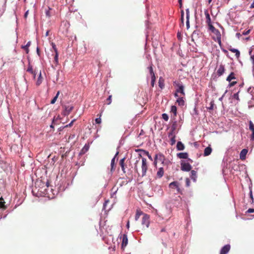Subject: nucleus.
Instances as JSON below:
<instances>
[{"mask_svg":"<svg viewBox=\"0 0 254 254\" xmlns=\"http://www.w3.org/2000/svg\"><path fill=\"white\" fill-rule=\"evenodd\" d=\"M54 119L53 120L52 124L50 126L51 128H53V129L54 128V125H53L54 124Z\"/></svg>","mask_w":254,"mask_h":254,"instance_id":"nucleus-55","label":"nucleus"},{"mask_svg":"<svg viewBox=\"0 0 254 254\" xmlns=\"http://www.w3.org/2000/svg\"><path fill=\"white\" fill-rule=\"evenodd\" d=\"M145 154L148 156V158L151 160L152 161V158L151 156L149 154V152L148 151H144Z\"/></svg>","mask_w":254,"mask_h":254,"instance_id":"nucleus-43","label":"nucleus"},{"mask_svg":"<svg viewBox=\"0 0 254 254\" xmlns=\"http://www.w3.org/2000/svg\"><path fill=\"white\" fill-rule=\"evenodd\" d=\"M126 160L125 158H123V159H121L119 162V164L120 166L121 167L122 171L124 172V173L126 172V169L127 168V165L125 163V161Z\"/></svg>","mask_w":254,"mask_h":254,"instance_id":"nucleus-12","label":"nucleus"},{"mask_svg":"<svg viewBox=\"0 0 254 254\" xmlns=\"http://www.w3.org/2000/svg\"><path fill=\"white\" fill-rule=\"evenodd\" d=\"M169 187L171 189H176L177 193H182V191L180 187V184L179 182L174 181L169 184Z\"/></svg>","mask_w":254,"mask_h":254,"instance_id":"nucleus-6","label":"nucleus"},{"mask_svg":"<svg viewBox=\"0 0 254 254\" xmlns=\"http://www.w3.org/2000/svg\"><path fill=\"white\" fill-rule=\"evenodd\" d=\"M224 72H225L224 65L221 64L219 65V66L217 70V74L218 75V76H220L222 75H223V74L224 73Z\"/></svg>","mask_w":254,"mask_h":254,"instance_id":"nucleus-11","label":"nucleus"},{"mask_svg":"<svg viewBox=\"0 0 254 254\" xmlns=\"http://www.w3.org/2000/svg\"><path fill=\"white\" fill-rule=\"evenodd\" d=\"M176 123H174L173 124L172 126V127H171V128H172V131H171V132H172L173 133V131H174L175 130V129H176Z\"/></svg>","mask_w":254,"mask_h":254,"instance_id":"nucleus-47","label":"nucleus"},{"mask_svg":"<svg viewBox=\"0 0 254 254\" xmlns=\"http://www.w3.org/2000/svg\"><path fill=\"white\" fill-rule=\"evenodd\" d=\"M181 170L184 171H190L191 169V166L189 163L183 161L181 162Z\"/></svg>","mask_w":254,"mask_h":254,"instance_id":"nucleus-9","label":"nucleus"},{"mask_svg":"<svg viewBox=\"0 0 254 254\" xmlns=\"http://www.w3.org/2000/svg\"><path fill=\"white\" fill-rule=\"evenodd\" d=\"M173 85L176 88V92H179L182 95L184 96L185 95V86L183 84V83L180 81H175L173 82Z\"/></svg>","mask_w":254,"mask_h":254,"instance_id":"nucleus-1","label":"nucleus"},{"mask_svg":"<svg viewBox=\"0 0 254 254\" xmlns=\"http://www.w3.org/2000/svg\"><path fill=\"white\" fill-rule=\"evenodd\" d=\"M247 212H249V213H253L254 212V209H253V208H249L248 210H247Z\"/></svg>","mask_w":254,"mask_h":254,"instance_id":"nucleus-52","label":"nucleus"},{"mask_svg":"<svg viewBox=\"0 0 254 254\" xmlns=\"http://www.w3.org/2000/svg\"><path fill=\"white\" fill-rule=\"evenodd\" d=\"M236 36L239 38L241 36V34L240 33H237L236 34Z\"/></svg>","mask_w":254,"mask_h":254,"instance_id":"nucleus-61","label":"nucleus"},{"mask_svg":"<svg viewBox=\"0 0 254 254\" xmlns=\"http://www.w3.org/2000/svg\"><path fill=\"white\" fill-rule=\"evenodd\" d=\"M230 249V246L226 245L224 246L221 250L220 254H227Z\"/></svg>","mask_w":254,"mask_h":254,"instance_id":"nucleus-13","label":"nucleus"},{"mask_svg":"<svg viewBox=\"0 0 254 254\" xmlns=\"http://www.w3.org/2000/svg\"><path fill=\"white\" fill-rule=\"evenodd\" d=\"M75 121V119L73 120L69 124L65 126L64 127H71L73 125V124Z\"/></svg>","mask_w":254,"mask_h":254,"instance_id":"nucleus-42","label":"nucleus"},{"mask_svg":"<svg viewBox=\"0 0 254 254\" xmlns=\"http://www.w3.org/2000/svg\"><path fill=\"white\" fill-rule=\"evenodd\" d=\"M127 227L128 229L129 227V221H127Z\"/></svg>","mask_w":254,"mask_h":254,"instance_id":"nucleus-59","label":"nucleus"},{"mask_svg":"<svg viewBox=\"0 0 254 254\" xmlns=\"http://www.w3.org/2000/svg\"><path fill=\"white\" fill-rule=\"evenodd\" d=\"M42 81H43V78L42 77L41 72L40 71L39 76H38V79L36 81V85L37 86H39L42 83Z\"/></svg>","mask_w":254,"mask_h":254,"instance_id":"nucleus-28","label":"nucleus"},{"mask_svg":"<svg viewBox=\"0 0 254 254\" xmlns=\"http://www.w3.org/2000/svg\"><path fill=\"white\" fill-rule=\"evenodd\" d=\"M181 23L180 26H181V25H182V26L184 25V10H181Z\"/></svg>","mask_w":254,"mask_h":254,"instance_id":"nucleus-31","label":"nucleus"},{"mask_svg":"<svg viewBox=\"0 0 254 254\" xmlns=\"http://www.w3.org/2000/svg\"><path fill=\"white\" fill-rule=\"evenodd\" d=\"M204 14L206 17V23L208 26V29L210 28V26H213L210 15L209 14L208 11L207 9L204 10Z\"/></svg>","mask_w":254,"mask_h":254,"instance_id":"nucleus-10","label":"nucleus"},{"mask_svg":"<svg viewBox=\"0 0 254 254\" xmlns=\"http://www.w3.org/2000/svg\"><path fill=\"white\" fill-rule=\"evenodd\" d=\"M51 45H52V48L54 49V52H55V53H58V50H57V48L56 47V46L55 44L54 43H52Z\"/></svg>","mask_w":254,"mask_h":254,"instance_id":"nucleus-40","label":"nucleus"},{"mask_svg":"<svg viewBox=\"0 0 254 254\" xmlns=\"http://www.w3.org/2000/svg\"><path fill=\"white\" fill-rule=\"evenodd\" d=\"M165 160V157L164 155L161 153H159L155 155V158H154V165L156 168L157 167V162H161V164H163L164 163V161Z\"/></svg>","mask_w":254,"mask_h":254,"instance_id":"nucleus-3","label":"nucleus"},{"mask_svg":"<svg viewBox=\"0 0 254 254\" xmlns=\"http://www.w3.org/2000/svg\"><path fill=\"white\" fill-rule=\"evenodd\" d=\"M248 152V150L246 149H243L240 152V158L242 160H244L246 159V155Z\"/></svg>","mask_w":254,"mask_h":254,"instance_id":"nucleus-15","label":"nucleus"},{"mask_svg":"<svg viewBox=\"0 0 254 254\" xmlns=\"http://www.w3.org/2000/svg\"><path fill=\"white\" fill-rule=\"evenodd\" d=\"M249 129L252 131L251 139L254 140V125L251 121H249Z\"/></svg>","mask_w":254,"mask_h":254,"instance_id":"nucleus-14","label":"nucleus"},{"mask_svg":"<svg viewBox=\"0 0 254 254\" xmlns=\"http://www.w3.org/2000/svg\"><path fill=\"white\" fill-rule=\"evenodd\" d=\"M46 15H47V16H50V13H49V11H47V12H46Z\"/></svg>","mask_w":254,"mask_h":254,"instance_id":"nucleus-64","label":"nucleus"},{"mask_svg":"<svg viewBox=\"0 0 254 254\" xmlns=\"http://www.w3.org/2000/svg\"><path fill=\"white\" fill-rule=\"evenodd\" d=\"M112 95H110L108 98L106 99V103L108 105H110L112 102Z\"/></svg>","mask_w":254,"mask_h":254,"instance_id":"nucleus-39","label":"nucleus"},{"mask_svg":"<svg viewBox=\"0 0 254 254\" xmlns=\"http://www.w3.org/2000/svg\"><path fill=\"white\" fill-rule=\"evenodd\" d=\"M186 26H187V28L188 29L190 28V20H187V21H186Z\"/></svg>","mask_w":254,"mask_h":254,"instance_id":"nucleus-51","label":"nucleus"},{"mask_svg":"<svg viewBox=\"0 0 254 254\" xmlns=\"http://www.w3.org/2000/svg\"><path fill=\"white\" fill-rule=\"evenodd\" d=\"M159 86L161 88L163 89L164 87V80L162 79L161 78L159 80Z\"/></svg>","mask_w":254,"mask_h":254,"instance_id":"nucleus-33","label":"nucleus"},{"mask_svg":"<svg viewBox=\"0 0 254 254\" xmlns=\"http://www.w3.org/2000/svg\"><path fill=\"white\" fill-rule=\"evenodd\" d=\"M237 83V81H233L229 83V86L232 87L234 86Z\"/></svg>","mask_w":254,"mask_h":254,"instance_id":"nucleus-49","label":"nucleus"},{"mask_svg":"<svg viewBox=\"0 0 254 254\" xmlns=\"http://www.w3.org/2000/svg\"><path fill=\"white\" fill-rule=\"evenodd\" d=\"M150 224V216L147 214H143L141 220V225L143 229L148 228Z\"/></svg>","mask_w":254,"mask_h":254,"instance_id":"nucleus-2","label":"nucleus"},{"mask_svg":"<svg viewBox=\"0 0 254 254\" xmlns=\"http://www.w3.org/2000/svg\"><path fill=\"white\" fill-rule=\"evenodd\" d=\"M31 45V42L29 41L27 44L25 46H22L21 48L23 49L26 52L27 54H28L29 52V47Z\"/></svg>","mask_w":254,"mask_h":254,"instance_id":"nucleus-24","label":"nucleus"},{"mask_svg":"<svg viewBox=\"0 0 254 254\" xmlns=\"http://www.w3.org/2000/svg\"><path fill=\"white\" fill-rule=\"evenodd\" d=\"M233 98L237 100H240L238 93H235L233 95Z\"/></svg>","mask_w":254,"mask_h":254,"instance_id":"nucleus-44","label":"nucleus"},{"mask_svg":"<svg viewBox=\"0 0 254 254\" xmlns=\"http://www.w3.org/2000/svg\"><path fill=\"white\" fill-rule=\"evenodd\" d=\"M179 3L180 7V8H182V5H183L182 2H179Z\"/></svg>","mask_w":254,"mask_h":254,"instance_id":"nucleus-62","label":"nucleus"},{"mask_svg":"<svg viewBox=\"0 0 254 254\" xmlns=\"http://www.w3.org/2000/svg\"><path fill=\"white\" fill-rule=\"evenodd\" d=\"M168 137L169 138H170L171 145H174L176 141V139H175V137H176L175 135L174 134V133L172 132H170L169 133Z\"/></svg>","mask_w":254,"mask_h":254,"instance_id":"nucleus-18","label":"nucleus"},{"mask_svg":"<svg viewBox=\"0 0 254 254\" xmlns=\"http://www.w3.org/2000/svg\"><path fill=\"white\" fill-rule=\"evenodd\" d=\"M190 178L193 181H196L197 178L196 172L194 170L191 171Z\"/></svg>","mask_w":254,"mask_h":254,"instance_id":"nucleus-23","label":"nucleus"},{"mask_svg":"<svg viewBox=\"0 0 254 254\" xmlns=\"http://www.w3.org/2000/svg\"><path fill=\"white\" fill-rule=\"evenodd\" d=\"M179 93V92H176V91H175V92L174 93L175 97H179V95H178Z\"/></svg>","mask_w":254,"mask_h":254,"instance_id":"nucleus-54","label":"nucleus"},{"mask_svg":"<svg viewBox=\"0 0 254 254\" xmlns=\"http://www.w3.org/2000/svg\"><path fill=\"white\" fill-rule=\"evenodd\" d=\"M5 202L4 201H0V208L5 209L6 207L4 205Z\"/></svg>","mask_w":254,"mask_h":254,"instance_id":"nucleus-41","label":"nucleus"},{"mask_svg":"<svg viewBox=\"0 0 254 254\" xmlns=\"http://www.w3.org/2000/svg\"><path fill=\"white\" fill-rule=\"evenodd\" d=\"M212 152V148L210 146L206 147L204 151V156H207L211 154Z\"/></svg>","mask_w":254,"mask_h":254,"instance_id":"nucleus-21","label":"nucleus"},{"mask_svg":"<svg viewBox=\"0 0 254 254\" xmlns=\"http://www.w3.org/2000/svg\"><path fill=\"white\" fill-rule=\"evenodd\" d=\"M121 238L122 239L121 248L122 249L124 250L128 244V239L127 235L126 234H124L121 236Z\"/></svg>","mask_w":254,"mask_h":254,"instance_id":"nucleus-7","label":"nucleus"},{"mask_svg":"<svg viewBox=\"0 0 254 254\" xmlns=\"http://www.w3.org/2000/svg\"><path fill=\"white\" fill-rule=\"evenodd\" d=\"M162 119L165 121H168L169 120V117L167 114L164 113L162 115Z\"/></svg>","mask_w":254,"mask_h":254,"instance_id":"nucleus-36","label":"nucleus"},{"mask_svg":"<svg viewBox=\"0 0 254 254\" xmlns=\"http://www.w3.org/2000/svg\"><path fill=\"white\" fill-rule=\"evenodd\" d=\"M118 154V152H117V153L116 154L114 157L111 160V171L115 170L114 165H115V159H116V157L117 156Z\"/></svg>","mask_w":254,"mask_h":254,"instance_id":"nucleus-25","label":"nucleus"},{"mask_svg":"<svg viewBox=\"0 0 254 254\" xmlns=\"http://www.w3.org/2000/svg\"><path fill=\"white\" fill-rule=\"evenodd\" d=\"M60 93V92L59 91H58L56 95L54 97V98L51 100V104H54L57 101V98H58V96Z\"/></svg>","mask_w":254,"mask_h":254,"instance_id":"nucleus-30","label":"nucleus"},{"mask_svg":"<svg viewBox=\"0 0 254 254\" xmlns=\"http://www.w3.org/2000/svg\"><path fill=\"white\" fill-rule=\"evenodd\" d=\"M177 102L180 106H184L185 104V101L183 99V97H178L177 100Z\"/></svg>","mask_w":254,"mask_h":254,"instance_id":"nucleus-29","label":"nucleus"},{"mask_svg":"<svg viewBox=\"0 0 254 254\" xmlns=\"http://www.w3.org/2000/svg\"><path fill=\"white\" fill-rule=\"evenodd\" d=\"M64 115L68 116L73 109V106L72 105H64Z\"/></svg>","mask_w":254,"mask_h":254,"instance_id":"nucleus-8","label":"nucleus"},{"mask_svg":"<svg viewBox=\"0 0 254 254\" xmlns=\"http://www.w3.org/2000/svg\"><path fill=\"white\" fill-rule=\"evenodd\" d=\"M251 31L250 29H249L246 31L243 32V34L244 35H248Z\"/></svg>","mask_w":254,"mask_h":254,"instance_id":"nucleus-50","label":"nucleus"},{"mask_svg":"<svg viewBox=\"0 0 254 254\" xmlns=\"http://www.w3.org/2000/svg\"><path fill=\"white\" fill-rule=\"evenodd\" d=\"M97 116H99V118H96L95 119V123L96 124H99L101 123V114L98 115Z\"/></svg>","mask_w":254,"mask_h":254,"instance_id":"nucleus-34","label":"nucleus"},{"mask_svg":"<svg viewBox=\"0 0 254 254\" xmlns=\"http://www.w3.org/2000/svg\"><path fill=\"white\" fill-rule=\"evenodd\" d=\"M190 14L186 15L187 20H190Z\"/></svg>","mask_w":254,"mask_h":254,"instance_id":"nucleus-57","label":"nucleus"},{"mask_svg":"<svg viewBox=\"0 0 254 254\" xmlns=\"http://www.w3.org/2000/svg\"><path fill=\"white\" fill-rule=\"evenodd\" d=\"M58 56H59L58 53H56L54 59H55V61L56 62V63H58Z\"/></svg>","mask_w":254,"mask_h":254,"instance_id":"nucleus-45","label":"nucleus"},{"mask_svg":"<svg viewBox=\"0 0 254 254\" xmlns=\"http://www.w3.org/2000/svg\"><path fill=\"white\" fill-rule=\"evenodd\" d=\"M187 14H190V10L188 8L186 9V15Z\"/></svg>","mask_w":254,"mask_h":254,"instance_id":"nucleus-58","label":"nucleus"},{"mask_svg":"<svg viewBox=\"0 0 254 254\" xmlns=\"http://www.w3.org/2000/svg\"><path fill=\"white\" fill-rule=\"evenodd\" d=\"M27 71L30 73L31 74L33 75L34 78H35L36 76V72L35 71L33 70L32 66L31 65L30 62H29L28 65V68L27 69Z\"/></svg>","mask_w":254,"mask_h":254,"instance_id":"nucleus-17","label":"nucleus"},{"mask_svg":"<svg viewBox=\"0 0 254 254\" xmlns=\"http://www.w3.org/2000/svg\"><path fill=\"white\" fill-rule=\"evenodd\" d=\"M164 173V171L163 168L160 167L158 168V170L157 172V174H156L157 177L159 178H161L163 176Z\"/></svg>","mask_w":254,"mask_h":254,"instance_id":"nucleus-19","label":"nucleus"},{"mask_svg":"<svg viewBox=\"0 0 254 254\" xmlns=\"http://www.w3.org/2000/svg\"><path fill=\"white\" fill-rule=\"evenodd\" d=\"M28 13V11H27L25 13L24 16H25V18L27 16Z\"/></svg>","mask_w":254,"mask_h":254,"instance_id":"nucleus-60","label":"nucleus"},{"mask_svg":"<svg viewBox=\"0 0 254 254\" xmlns=\"http://www.w3.org/2000/svg\"><path fill=\"white\" fill-rule=\"evenodd\" d=\"M177 148L178 150H183L185 149V146L181 141H178L177 144Z\"/></svg>","mask_w":254,"mask_h":254,"instance_id":"nucleus-22","label":"nucleus"},{"mask_svg":"<svg viewBox=\"0 0 254 254\" xmlns=\"http://www.w3.org/2000/svg\"><path fill=\"white\" fill-rule=\"evenodd\" d=\"M214 105H215V104H214V101H212L210 103V107H209L208 108V110H213Z\"/></svg>","mask_w":254,"mask_h":254,"instance_id":"nucleus-37","label":"nucleus"},{"mask_svg":"<svg viewBox=\"0 0 254 254\" xmlns=\"http://www.w3.org/2000/svg\"><path fill=\"white\" fill-rule=\"evenodd\" d=\"M148 169V166L147 164V160L145 158H142L141 161V173L140 176L144 177L146 175L147 170Z\"/></svg>","mask_w":254,"mask_h":254,"instance_id":"nucleus-5","label":"nucleus"},{"mask_svg":"<svg viewBox=\"0 0 254 254\" xmlns=\"http://www.w3.org/2000/svg\"><path fill=\"white\" fill-rule=\"evenodd\" d=\"M223 51L225 54L228 53V51L226 50H223Z\"/></svg>","mask_w":254,"mask_h":254,"instance_id":"nucleus-63","label":"nucleus"},{"mask_svg":"<svg viewBox=\"0 0 254 254\" xmlns=\"http://www.w3.org/2000/svg\"><path fill=\"white\" fill-rule=\"evenodd\" d=\"M171 112H172L174 116H176L177 115V107L175 106H172L171 109Z\"/></svg>","mask_w":254,"mask_h":254,"instance_id":"nucleus-32","label":"nucleus"},{"mask_svg":"<svg viewBox=\"0 0 254 254\" xmlns=\"http://www.w3.org/2000/svg\"><path fill=\"white\" fill-rule=\"evenodd\" d=\"M250 8H251V9L254 8V0L253 2L252 3V4L250 6Z\"/></svg>","mask_w":254,"mask_h":254,"instance_id":"nucleus-56","label":"nucleus"},{"mask_svg":"<svg viewBox=\"0 0 254 254\" xmlns=\"http://www.w3.org/2000/svg\"><path fill=\"white\" fill-rule=\"evenodd\" d=\"M155 82V74H153L152 76H151V84L152 87L154 86Z\"/></svg>","mask_w":254,"mask_h":254,"instance_id":"nucleus-35","label":"nucleus"},{"mask_svg":"<svg viewBox=\"0 0 254 254\" xmlns=\"http://www.w3.org/2000/svg\"><path fill=\"white\" fill-rule=\"evenodd\" d=\"M228 50L231 52L235 53V56L237 59L240 58V52L238 50L233 48L231 46L228 48Z\"/></svg>","mask_w":254,"mask_h":254,"instance_id":"nucleus-16","label":"nucleus"},{"mask_svg":"<svg viewBox=\"0 0 254 254\" xmlns=\"http://www.w3.org/2000/svg\"><path fill=\"white\" fill-rule=\"evenodd\" d=\"M138 161H136V162H135V163L134 169H135V172H136L137 173H138V174L139 175H140V174H139V173H138V169H137V166H136V164L138 163Z\"/></svg>","mask_w":254,"mask_h":254,"instance_id":"nucleus-48","label":"nucleus"},{"mask_svg":"<svg viewBox=\"0 0 254 254\" xmlns=\"http://www.w3.org/2000/svg\"><path fill=\"white\" fill-rule=\"evenodd\" d=\"M144 213H143L141 211L139 210H137L135 216V220L136 221L138 220L140 215L144 214Z\"/></svg>","mask_w":254,"mask_h":254,"instance_id":"nucleus-27","label":"nucleus"},{"mask_svg":"<svg viewBox=\"0 0 254 254\" xmlns=\"http://www.w3.org/2000/svg\"><path fill=\"white\" fill-rule=\"evenodd\" d=\"M209 30H210L216 37L217 41L219 44L221 45V34L220 32L217 29H216L213 26H210V28H209Z\"/></svg>","mask_w":254,"mask_h":254,"instance_id":"nucleus-4","label":"nucleus"},{"mask_svg":"<svg viewBox=\"0 0 254 254\" xmlns=\"http://www.w3.org/2000/svg\"><path fill=\"white\" fill-rule=\"evenodd\" d=\"M236 77L235 76V74L234 72H232L227 77L226 80L230 82L232 79H235Z\"/></svg>","mask_w":254,"mask_h":254,"instance_id":"nucleus-26","label":"nucleus"},{"mask_svg":"<svg viewBox=\"0 0 254 254\" xmlns=\"http://www.w3.org/2000/svg\"><path fill=\"white\" fill-rule=\"evenodd\" d=\"M251 60L253 64V68L254 69V55L251 56Z\"/></svg>","mask_w":254,"mask_h":254,"instance_id":"nucleus-46","label":"nucleus"},{"mask_svg":"<svg viewBox=\"0 0 254 254\" xmlns=\"http://www.w3.org/2000/svg\"><path fill=\"white\" fill-rule=\"evenodd\" d=\"M190 182L189 179H186V185L187 187H189L190 186Z\"/></svg>","mask_w":254,"mask_h":254,"instance_id":"nucleus-53","label":"nucleus"},{"mask_svg":"<svg viewBox=\"0 0 254 254\" xmlns=\"http://www.w3.org/2000/svg\"><path fill=\"white\" fill-rule=\"evenodd\" d=\"M148 68L149 69V73H150L151 76H152L153 74H155L153 72V67H152V65H151L150 66H149Z\"/></svg>","mask_w":254,"mask_h":254,"instance_id":"nucleus-38","label":"nucleus"},{"mask_svg":"<svg viewBox=\"0 0 254 254\" xmlns=\"http://www.w3.org/2000/svg\"><path fill=\"white\" fill-rule=\"evenodd\" d=\"M177 156L180 159H187L189 155L187 152H181L177 153Z\"/></svg>","mask_w":254,"mask_h":254,"instance_id":"nucleus-20","label":"nucleus"}]
</instances>
